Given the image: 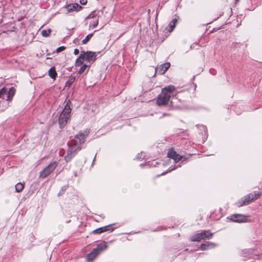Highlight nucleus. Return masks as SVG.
<instances>
[{"mask_svg": "<svg viewBox=\"0 0 262 262\" xmlns=\"http://www.w3.org/2000/svg\"><path fill=\"white\" fill-rule=\"evenodd\" d=\"M88 134V131H85L84 133H79L73 139L68 142L69 148L67 151V155L64 157L67 162L70 161L76 154L77 151L80 150V145L84 143Z\"/></svg>", "mask_w": 262, "mask_h": 262, "instance_id": "1", "label": "nucleus"}, {"mask_svg": "<svg viewBox=\"0 0 262 262\" xmlns=\"http://www.w3.org/2000/svg\"><path fill=\"white\" fill-rule=\"evenodd\" d=\"M174 90L175 87L172 85L165 86L162 89L161 93L159 95L157 100V104L158 105H166Z\"/></svg>", "mask_w": 262, "mask_h": 262, "instance_id": "2", "label": "nucleus"}, {"mask_svg": "<svg viewBox=\"0 0 262 262\" xmlns=\"http://www.w3.org/2000/svg\"><path fill=\"white\" fill-rule=\"evenodd\" d=\"M70 103H71V102L70 100H68L63 111L60 115L58 121L61 127H63L66 125L68 119L70 117L71 108L69 105Z\"/></svg>", "mask_w": 262, "mask_h": 262, "instance_id": "3", "label": "nucleus"}, {"mask_svg": "<svg viewBox=\"0 0 262 262\" xmlns=\"http://www.w3.org/2000/svg\"><path fill=\"white\" fill-rule=\"evenodd\" d=\"M107 247V246L105 243H101L98 244L97 247L93 249L92 251L87 255L88 260H93L100 253L106 250Z\"/></svg>", "mask_w": 262, "mask_h": 262, "instance_id": "4", "label": "nucleus"}, {"mask_svg": "<svg viewBox=\"0 0 262 262\" xmlns=\"http://www.w3.org/2000/svg\"><path fill=\"white\" fill-rule=\"evenodd\" d=\"M261 193L260 192L257 193L256 192L248 194L243 199V203L241 204H238V206L241 207L243 205L250 204L251 202L257 199L261 195Z\"/></svg>", "mask_w": 262, "mask_h": 262, "instance_id": "5", "label": "nucleus"}, {"mask_svg": "<svg viewBox=\"0 0 262 262\" xmlns=\"http://www.w3.org/2000/svg\"><path fill=\"white\" fill-rule=\"evenodd\" d=\"M56 166L57 163L56 162L51 163L40 172L39 177L42 178L47 177L54 170Z\"/></svg>", "mask_w": 262, "mask_h": 262, "instance_id": "6", "label": "nucleus"}, {"mask_svg": "<svg viewBox=\"0 0 262 262\" xmlns=\"http://www.w3.org/2000/svg\"><path fill=\"white\" fill-rule=\"evenodd\" d=\"M213 234L209 232V230H204V232L197 234L191 237L192 241L199 242L201 239H209L212 237Z\"/></svg>", "mask_w": 262, "mask_h": 262, "instance_id": "7", "label": "nucleus"}, {"mask_svg": "<svg viewBox=\"0 0 262 262\" xmlns=\"http://www.w3.org/2000/svg\"><path fill=\"white\" fill-rule=\"evenodd\" d=\"M228 220H230L233 222L244 223L246 222L248 219L245 215L241 214H233L227 217Z\"/></svg>", "mask_w": 262, "mask_h": 262, "instance_id": "8", "label": "nucleus"}, {"mask_svg": "<svg viewBox=\"0 0 262 262\" xmlns=\"http://www.w3.org/2000/svg\"><path fill=\"white\" fill-rule=\"evenodd\" d=\"M81 54H83V57L86 61H94L96 60V55L95 52L82 51Z\"/></svg>", "mask_w": 262, "mask_h": 262, "instance_id": "9", "label": "nucleus"}, {"mask_svg": "<svg viewBox=\"0 0 262 262\" xmlns=\"http://www.w3.org/2000/svg\"><path fill=\"white\" fill-rule=\"evenodd\" d=\"M167 156L168 158L173 159L176 163L178 162L183 158V156L177 154V152L173 149H170L169 150Z\"/></svg>", "mask_w": 262, "mask_h": 262, "instance_id": "10", "label": "nucleus"}, {"mask_svg": "<svg viewBox=\"0 0 262 262\" xmlns=\"http://www.w3.org/2000/svg\"><path fill=\"white\" fill-rule=\"evenodd\" d=\"M170 66V64L169 62H166L161 64L155 69V72L160 75H162L169 69Z\"/></svg>", "mask_w": 262, "mask_h": 262, "instance_id": "11", "label": "nucleus"}, {"mask_svg": "<svg viewBox=\"0 0 262 262\" xmlns=\"http://www.w3.org/2000/svg\"><path fill=\"white\" fill-rule=\"evenodd\" d=\"M81 8V7L79 6L78 4H72L68 5L66 7V9L68 12H72L74 11H77L79 9Z\"/></svg>", "mask_w": 262, "mask_h": 262, "instance_id": "12", "label": "nucleus"}, {"mask_svg": "<svg viewBox=\"0 0 262 262\" xmlns=\"http://www.w3.org/2000/svg\"><path fill=\"white\" fill-rule=\"evenodd\" d=\"M15 93V90L13 88H11L8 92L7 91V100L10 101L13 98V96Z\"/></svg>", "mask_w": 262, "mask_h": 262, "instance_id": "13", "label": "nucleus"}, {"mask_svg": "<svg viewBox=\"0 0 262 262\" xmlns=\"http://www.w3.org/2000/svg\"><path fill=\"white\" fill-rule=\"evenodd\" d=\"M83 54H81L80 53L78 58L76 60V61L75 63V66L76 67L80 66L83 63V62L85 60L83 57Z\"/></svg>", "mask_w": 262, "mask_h": 262, "instance_id": "14", "label": "nucleus"}, {"mask_svg": "<svg viewBox=\"0 0 262 262\" xmlns=\"http://www.w3.org/2000/svg\"><path fill=\"white\" fill-rule=\"evenodd\" d=\"M215 245L213 243L202 244L200 246V249L201 250H206L209 247H214Z\"/></svg>", "mask_w": 262, "mask_h": 262, "instance_id": "15", "label": "nucleus"}, {"mask_svg": "<svg viewBox=\"0 0 262 262\" xmlns=\"http://www.w3.org/2000/svg\"><path fill=\"white\" fill-rule=\"evenodd\" d=\"M49 76H50L51 78L55 79L56 77V75H57V73L55 71V69L54 67H52L49 70Z\"/></svg>", "mask_w": 262, "mask_h": 262, "instance_id": "16", "label": "nucleus"}, {"mask_svg": "<svg viewBox=\"0 0 262 262\" xmlns=\"http://www.w3.org/2000/svg\"><path fill=\"white\" fill-rule=\"evenodd\" d=\"M177 21V18H174L169 23V30L168 31L169 32H171L173 31V29L175 28L176 27V24Z\"/></svg>", "mask_w": 262, "mask_h": 262, "instance_id": "17", "label": "nucleus"}, {"mask_svg": "<svg viewBox=\"0 0 262 262\" xmlns=\"http://www.w3.org/2000/svg\"><path fill=\"white\" fill-rule=\"evenodd\" d=\"M24 188V184L21 183H18L15 185V190L17 192L21 191Z\"/></svg>", "mask_w": 262, "mask_h": 262, "instance_id": "18", "label": "nucleus"}, {"mask_svg": "<svg viewBox=\"0 0 262 262\" xmlns=\"http://www.w3.org/2000/svg\"><path fill=\"white\" fill-rule=\"evenodd\" d=\"M75 80V77L74 76H71L69 77V80L66 82V86H70L73 84V83L74 82Z\"/></svg>", "mask_w": 262, "mask_h": 262, "instance_id": "19", "label": "nucleus"}, {"mask_svg": "<svg viewBox=\"0 0 262 262\" xmlns=\"http://www.w3.org/2000/svg\"><path fill=\"white\" fill-rule=\"evenodd\" d=\"M98 24V17H96L95 19H94L93 21L90 22V27H92L93 28H95Z\"/></svg>", "mask_w": 262, "mask_h": 262, "instance_id": "20", "label": "nucleus"}, {"mask_svg": "<svg viewBox=\"0 0 262 262\" xmlns=\"http://www.w3.org/2000/svg\"><path fill=\"white\" fill-rule=\"evenodd\" d=\"M51 32V29H49L48 30H43L41 31V34L43 37H47L50 36V34Z\"/></svg>", "mask_w": 262, "mask_h": 262, "instance_id": "21", "label": "nucleus"}, {"mask_svg": "<svg viewBox=\"0 0 262 262\" xmlns=\"http://www.w3.org/2000/svg\"><path fill=\"white\" fill-rule=\"evenodd\" d=\"M89 67V66L84 64H83L80 68V69L78 71V73L81 74L82 73H83L85 70L86 69Z\"/></svg>", "mask_w": 262, "mask_h": 262, "instance_id": "22", "label": "nucleus"}, {"mask_svg": "<svg viewBox=\"0 0 262 262\" xmlns=\"http://www.w3.org/2000/svg\"><path fill=\"white\" fill-rule=\"evenodd\" d=\"M93 33L89 34L86 36V37L82 40V43L83 44L86 43L91 38V37L93 36Z\"/></svg>", "mask_w": 262, "mask_h": 262, "instance_id": "23", "label": "nucleus"}, {"mask_svg": "<svg viewBox=\"0 0 262 262\" xmlns=\"http://www.w3.org/2000/svg\"><path fill=\"white\" fill-rule=\"evenodd\" d=\"M7 94V89H5V88H3L1 91H0V98H3V99H4V97L5 96H6V95Z\"/></svg>", "mask_w": 262, "mask_h": 262, "instance_id": "24", "label": "nucleus"}, {"mask_svg": "<svg viewBox=\"0 0 262 262\" xmlns=\"http://www.w3.org/2000/svg\"><path fill=\"white\" fill-rule=\"evenodd\" d=\"M106 230H93V231L91 232V234H100L101 233Z\"/></svg>", "mask_w": 262, "mask_h": 262, "instance_id": "25", "label": "nucleus"}, {"mask_svg": "<svg viewBox=\"0 0 262 262\" xmlns=\"http://www.w3.org/2000/svg\"><path fill=\"white\" fill-rule=\"evenodd\" d=\"M65 49V47H63V46H61V47H58L57 49H56V52L57 53H59L61 51H62L63 50H64Z\"/></svg>", "mask_w": 262, "mask_h": 262, "instance_id": "26", "label": "nucleus"}, {"mask_svg": "<svg viewBox=\"0 0 262 262\" xmlns=\"http://www.w3.org/2000/svg\"><path fill=\"white\" fill-rule=\"evenodd\" d=\"M79 2H80V4L81 5H85L86 4L87 0H80Z\"/></svg>", "mask_w": 262, "mask_h": 262, "instance_id": "27", "label": "nucleus"}, {"mask_svg": "<svg viewBox=\"0 0 262 262\" xmlns=\"http://www.w3.org/2000/svg\"><path fill=\"white\" fill-rule=\"evenodd\" d=\"M96 17V16H94V14L93 13H91V14H90L88 16V18H94L95 19V17Z\"/></svg>", "mask_w": 262, "mask_h": 262, "instance_id": "28", "label": "nucleus"}, {"mask_svg": "<svg viewBox=\"0 0 262 262\" xmlns=\"http://www.w3.org/2000/svg\"><path fill=\"white\" fill-rule=\"evenodd\" d=\"M79 50L77 49H75L74 51V54L75 55H77L79 53Z\"/></svg>", "mask_w": 262, "mask_h": 262, "instance_id": "29", "label": "nucleus"}, {"mask_svg": "<svg viewBox=\"0 0 262 262\" xmlns=\"http://www.w3.org/2000/svg\"><path fill=\"white\" fill-rule=\"evenodd\" d=\"M106 227H99V228H97L96 229H99V230H100V229H106Z\"/></svg>", "mask_w": 262, "mask_h": 262, "instance_id": "30", "label": "nucleus"}]
</instances>
